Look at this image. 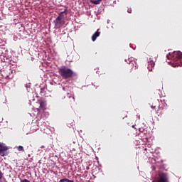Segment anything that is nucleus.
I'll return each instance as SVG.
<instances>
[{
  "label": "nucleus",
  "mask_w": 182,
  "mask_h": 182,
  "mask_svg": "<svg viewBox=\"0 0 182 182\" xmlns=\"http://www.w3.org/2000/svg\"><path fill=\"white\" fill-rule=\"evenodd\" d=\"M166 58L168 60H171L176 66H182V53L180 51H174L169 53Z\"/></svg>",
  "instance_id": "nucleus-1"
},
{
  "label": "nucleus",
  "mask_w": 182,
  "mask_h": 182,
  "mask_svg": "<svg viewBox=\"0 0 182 182\" xmlns=\"http://www.w3.org/2000/svg\"><path fill=\"white\" fill-rule=\"evenodd\" d=\"M58 73L63 77V79H70L73 76V70L66 66L58 68Z\"/></svg>",
  "instance_id": "nucleus-2"
},
{
  "label": "nucleus",
  "mask_w": 182,
  "mask_h": 182,
  "mask_svg": "<svg viewBox=\"0 0 182 182\" xmlns=\"http://www.w3.org/2000/svg\"><path fill=\"white\" fill-rule=\"evenodd\" d=\"M65 15H68L66 11H63L59 14L58 16L53 21L55 28H62L65 25Z\"/></svg>",
  "instance_id": "nucleus-3"
},
{
  "label": "nucleus",
  "mask_w": 182,
  "mask_h": 182,
  "mask_svg": "<svg viewBox=\"0 0 182 182\" xmlns=\"http://www.w3.org/2000/svg\"><path fill=\"white\" fill-rule=\"evenodd\" d=\"M152 182H170L168 174L167 173H160L159 178L154 179Z\"/></svg>",
  "instance_id": "nucleus-4"
},
{
  "label": "nucleus",
  "mask_w": 182,
  "mask_h": 182,
  "mask_svg": "<svg viewBox=\"0 0 182 182\" xmlns=\"http://www.w3.org/2000/svg\"><path fill=\"white\" fill-rule=\"evenodd\" d=\"M66 105H68L70 106H72L73 103H75V97L72 95V94L68 93L67 95V97H65Z\"/></svg>",
  "instance_id": "nucleus-5"
},
{
  "label": "nucleus",
  "mask_w": 182,
  "mask_h": 182,
  "mask_svg": "<svg viewBox=\"0 0 182 182\" xmlns=\"http://www.w3.org/2000/svg\"><path fill=\"white\" fill-rule=\"evenodd\" d=\"M7 150H8V146L4 145V144H1L0 142V154H1V156H5L4 152L6 151Z\"/></svg>",
  "instance_id": "nucleus-6"
},
{
  "label": "nucleus",
  "mask_w": 182,
  "mask_h": 182,
  "mask_svg": "<svg viewBox=\"0 0 182 182\" xmlns=\"http://www.w3.org/2000/svg\"><path fill=\"white\" fill-rule=\"evenodd\" d=\"M99 36H100V32H99V29H97V31L92 36V42H95V41H96Z\"/></svg>",
  "instance_id": "nucleus-7"
},
{
  "label": "nucleus",
  "mask_w": 182,
  "mask_h": 182,
  "mask_svg": "<svg viewBox=\"0 0 182 182\" xmlns=\"http://www.w3.org/2000/svg\"><path fill=\"white\" fill-rule=\"evenodd\" d=\"M40 108L41 109V110L46 109V102L45 101H41L40 102Z\"/></svg>",
  "instance_id": "nucleus-8"
},
{
  "label": "nucleus",
  "mask_w": 182,
  "mask_h": 182,
  "mask_svg": "<svg viewBox=\"0 0 182 182\" xmlns=\"http://www.w3.org/2000/svg\"><path fill=\"white\" fill-rule=\"evenodd\" d=\"M90 2L91 4H94V5H100V2H102V0H90Z\"/></svg>",
  "instance_id": "nucleus-9"
},
{
  "label": "nucleus",
  "mask_w": 182,
  "mask_h": 182,
  "mask_svg": "<svg viewBox=\"0 0 182 182\" xmlns=\"http://www.w3.org/2000/svg\"><path fill=\"white\" fill-rule=\"evenodd\" d=\"M59 182H75L74 181H70L66 178L60 179Z\"/></svg>",
  "instance_id": "nucleus-10"
},
{
  "label": "nucleus",
  "mask_w": 182,
  "mask_h": 182,
  "mask_svg": "<svg viewBox=\"0 0 182 182\" xmlns=\"http://www.w3.org/2000/svg\"><path fill=\"white\" fill-rule=\"evenodd\" d=\"M149 63V66H148V69L150 70V65L151 68H154V62L151 61L150 63Z\"/></svg>",
  "instance_id": "nucleus-11"
},
{
  "label": "nucleus",
  "mask_w": 182,
  "mask_h": 182,
  "mask_svg": "<svg viewBox=\"0 0 182 182\" xmlns=\"http://www.w3.org/2000/svg\"><path fill=\"white\" fill-rule=\"evenodd\" d=\"M17 150L18 151H25V150H23V146H18V147L17 148Z\"/></svg>",
  "instance_id": "nucleus-12"
},
{
  "label": "nucleus",
  "mask_w": 182,
  "mask_h": 182,
  "mask_svg": "<svg viewBox=\"0 0 182 182\" xmlns=\"http://www.w3.org/2000/svg\"><path fill=\"white\" fill-rule=\"evenodd\" d=\"M4 176V173L0 171V180H2V177Z\"/></svg>",
  "instance_id": "nucleus-13"
},
{
  "label": "nucleus",
  "mask_w": 182,
  "mask_h": 182,
  "mask_svg": "<svg viewBox=\"0 0 182 182\" xmlns=\"http://www.w3.org/2000/svg\"><path fill=\"white\" fill-rule=\"evenodd\" d=\"M21 182H31V181L28 179H23V180H21Z\"/></svg>",
  "instance_id": "nucleus-14"
},
{
  "label": "nucleus",
  "mask_w": 182,
  "mask_h": 182,
  "mask_svg": "<svg viewBox=\"0 0 182 182\" xmlns=\"http://www.w3.org/2000/svg\"><path fill=\"white\" fill-rule=\"evenodd\" d=\"M160 110H161V108L159 107L156 113H159V112H160Z\"/></svg>",
  "instance_id": "nucleus-15"
},
{
  "label": "nucleus",
  "mask_w": 182,
  "mask_h": 182,
  "mask_svg": "<svg viewBox=\"0 0 182 182\" xmlns=\"http://www.w3.org/2000/svg\"><path fill=\"white\" fill-rule=\"evenodd\" d=\"M41 149H45V146L42 145V146H41Z\"/></svg>",
  "instance_id": "nucleus-16"
},
{
  "label": "nucleus",
  "mask_w": 182,
  "mask_h": 182,
  "mask_svg": "<svg viewBox=\"0 0 182 182\" xmlns=\"http://www.w3.org/2000/svg\"><path fill=\"white\" fill-rule=\"evenodd\" d=\"M151 109H156V106H151Z\"/></svg>",
  "instance_id": "nucleus-17"
},
{
  "label": "nucleus",
  "mask_w": 182,
  "mask_h": 182,
  "mask_svg": "<svg viewBox=\"0 0 182 182\" xmlns=\"http://www.w3.org/2000/svg\"><path fill=\"white\" fill-rule=\"evenodd\" d=\"M129 14H132V10L128 11Z\"/></svg>",
  "instance_id": "nucleus-18"
},
{
  "label": "nucleus",
  "mask_w": 182,
  "mask_h": 182,
  "mask_svg": "<svg viewBox=\"0 0 182 182\" xmlns=\"http://www.w3.org/2000/svg\"><path fill=\"white\" fill-rule=\"evenodd\" d=\"M171 62H168V63H171Z\"/></svg>",
  "instance_id": "nucleus-19"
},
{
  "label": "nucleus",
  "mask_w": 182,
  "mask_h": 182,
  "mask_svg": "<svg viewBox=\"0 0 182 182\" xmlns=\"http://www.w3.org/2000/svg\"><path fill=\"white\" fill-rule=\"evenodd\" d=\"M39 112V109H37Z\"/></svg>",
  "instance_id": "nucleus-20"
}]
</instances>
